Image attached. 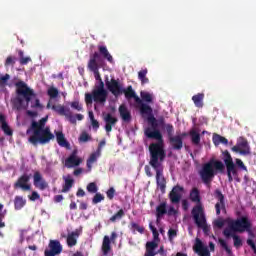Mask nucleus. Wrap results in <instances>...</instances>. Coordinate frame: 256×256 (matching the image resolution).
Instances as JSON below:
<instances>
[{
    "label": "nucleus",
    "instance_id": "nucleus-10",
    "mask_svg": "<svg viewBox=\"0 0 256 256\" xmlns=\"http://www.w3.org/2000/svg\"><path fill=\"white\" fill-rule=\"evenodd\" d=\"M192 217L194 219V223L197 225V227L203 229L204 233H207L209 231L205 211H203L201 208H197L196 210L194 209Z\"/></svg>",
    "mask_w": 256,
    "mask_h": 256
},
{
    "label": "nucleus",
    "instance_id": "nucleus-60",
    "mask_svg": "<svg viewBox=\"0 0 256 256\" xmlns=\"http://www.w3.org/2000/svg\"><path fill=\"white\" fill-rule=\"evenodd\" d=\"M98 81H99V84L95 85L94 89H98L100 91H106L105 90V83L103 82V80H98Z\"/></svg>",
    "mask_w": 256,
    "mask_h": 256
},
{
    "label": "nucleus",
    "instance_id": "nucleus-32",
    "mask_svg": "<svg viewBox=\"0 0 256 256\" xmlns=\"http://www.w3.org/2000/svg\"><path fill=\"white\" fill-rule=\"evenodd\" d=\"M212 141L215 145V147L219 146V145H228L229 140H227V138L219 135V134H214L212 137Z\"/></svg>",
    "mask_w": 256,
    "mask_h": 256
},
{
    "label": "nucleus",
    "instance_id": "nucleus-9",
    "mask_svg": "<svg viewBox=\"0 0 256 256\" xmlns=\"http://www.w3.org/2000/svg\"><path fill=\"white\" fill-rule=\"evenodd\" d=\"M101 63H103V60L101 59V56L98 52H94L92 55H90V59L88 61V69L94 73L96 81L102 80L101 74L99 73V65H101Z\"/></svg>",
    "mask_w": 256,
    "mask_h": 256
},
{
    "label": "nucleus",
    "instance_id": "nucleus-35",
    "mask_svg": "<svg viewBox=\"0 0 256 256\" xmlns=\"http://www.w3.org/2000/svg\"><path fill=\"white\" fill-rule=\"evenodd\" d=\"M56 140L60 147H69V142L65 139V134H63V132H56Z\"/></svg>",
    "mask_w": 256,
    "mask_h": 256
},
{
    "label": "nucleus",
    "instance_id": "nucleus-11",
    "mask_svg": "<svg viewBox=\"0 0 256 256\" xmlns=\"http://www.w3.org/2000/svg\"><path fill=\"white\" fill-rule=\"evenodd\" d=\"M234 153H240V155H251V147L247 139L240 137L235 146L232 147Z\"/></svg>",
    "mask_w": 256,
    "mask_h": 256
},
{
    "label": "nucleus",
    "instance_id": "nucleus-22",
    "mask_svg": "<svg viewBox=\"0 0 256 256\" xmlns=\"http://www.w3.org/2000/svg\"><path fill=\"white\" fill-rule=\"evenodd\" d=\"M193 251L196 252L199 256H211L209 249L203 245V242L199 238H196L195 240Z\"/></svg>",
    "mask_w": 256,
    "mask_h": 256
},
{
    "label": "nucleus",
    "instance_id": "nucleus-25",
    "mask_svg": "<svg viewBox=\"0 0 256 256\" xmlns=\"http://www.w3.org/2000/svg\"><path fill=\"white\" fill-rule=\"evenodd\" d=\"M97 53L100 56V59H106L108 63H114L113 56L111 55V53H109L107 46L99 45Z\"/></svg>",
    "mask_w": 256,
    "mask_h": 256
},
{
    "label": "nucleus",
    "instance_id": "nucleus-44",
    "mask_svg": "<svg viewBox=\"0 0 256 256\" xmlns=\"http://www.w3.org/2000/svg\"><path fill=\"white\" fill-rule=\"evenodd\" d=\"M219 244L221 245L222 249H225L226 253L228 255H232L233 251L231 250V248L227 245V242L223 239V238H219Z\"/></svg>",
    "mask_w": 256,
    "mask_h": 256
},
{
    "label": "nucleus",
    "instance_id": "nucleus-34",
    "mask_svg": "<svg viewBox=\"0 0 256 256\" xmlns=\"http://www.w3.org/2000/svg\"><path fill=\"white\" fill-rule=\"evenodd\" d=\"M167 213V202H162L160 205L156 207V217L157 219H161L163 215Z\"/></svg>",
    "mask_w": 256,
    "mask_h": 256
},
{
    "label": "nucleus",
    "instance_id": "nucleus-58",
    "mask_svg": "<svg viewBox=\"0 0 256 256\" xmlns=\"http://www.w3.org/2000/svg\"><path fill=\"white\" fill-rule=\"evenodd\" d=\"M1 211H3V204H0V229H3L5 227V222H3L5 215H3Z\"/></svg>",
    "mask_w": 256,
    "mask_h": 256
},
{
    "label": "nucleus",
    "instance_id": "nucleus-37",
    "mask_svg": "<svg viewBox=\"0 0 256 256\" xmlns=\"http://www.w3.org/2000/svg\"><path fill=\"white\" fill-rule=\"evenodd\" d=\"M125 215V210H123V208H121L117 213H115L114 215H112L109 218L110 223H117V221H121L122 218Z\"/></svg>",
    "mask_w": 256,
    "mask_h": 256
},
{
    "label": "nucleus",
    "instance_id": "nucleus-8",
    "mask_svg": "<svg viewBox=\"0 0 256 256\" xmlns=\"http://www.w3.org/2000/svg\"><path fill=\"white\" fill-rule=\"evenodd\" d=\"M251 225V220L247 216H242L236 220L229 222L228 227L232 229L234 233H245Z\"/></svg>",
    "mask_w": 256,
    "mask_h": 256
},
{
    "label": "nucleus",
    "instance_id": "nucleus-61",
    "mask_svg": "<svg viewBox=\"0 0 256 256\" xmlns=\"http://www.w3.org/2000/svg\"><path fill=\"white\" fill-rule=\"evenodd\" d=\"M225 225V221L223 220H216L214 222V226L215 227H218V229H222V227Z\"/></svg>",
    "mask_w": 256,
    "mask_h": 256
},
{
    "label": "nucleus",
    "instance_id": "nucleus-26",
    "mask_svg": "<svg viewBox=\"0 0 256 256\" xmlns=\"http://www.w3.org/2000/svg\"><path fill=\"white\" fill-rule=\"evenodd\" d=\"M119 113H120V117H121L122 121H124V123L131 122V112L129 111L127 106H125L124 104L120 105Z\"/></svg>",
    "mask_w": 256,
    "mask_h": 256
},
{
    "label": "nucleus",
    "instance_id": "nucleus-4",
    "mask_svg": "<svg viewBox=\"0 0 256 256\" xmlns=\"http://www.w3.org/2000/svg\"><path fill=\"white\" fill-rule=\"evenodd\" d=\"M141 115L147 116V121L151 127H148L144 131V135L148 139H156V143H159L163 147V134H161V130L159 129V122L157 118L153 115V108L149 106V104H142L139 107Z\"/></svg>",
    "mask_w": 256,
    "mask_h": 256
},
{
    "label": "nucleus",
    "instance_id": "nucleus-15",
    "mask_svg": "<svg viewBox=\"0 0 256 256\" xmlns=\"http://www.w3.org/2000/svg\"><path fill=\"white\" fill-rule=\"evenodd\" d=\"M106 87L114 97H119V95H123V87L119 84V81L112 78L110 81H106Z\"/></svg>",
    "mask_w": 256,
    "mask_h": 256
},
{
    "label": "nucleus",
    "instance_id": "nucleus-48",
    "mask_svg": "<svg viewBox=\"0 0 256 256\" xmlns=\"http://www.w3.org/2000/svg\"><path fill=\"white\" fill-rule=\"evenodd\" d=\"M70 107L75 109V111H83V104L79 103V101L71 102Z\"/></svg>",
    "mask_w": 256,
    "mask_h": 256
},
{
    "label": "nucleus",
    "instance_id": "nucleus-31",
    "mask_svg": "<svg viewBox=\"0 0 256 256\" xmlns=\"http://www.w3.org/2000/svg\"><path fill=\"white\" fill-rule=\"evenodd\" d=\"M27 205V200L23 198V196H15L14 198V208L16 211H21L23 207Z\"/></svg>",
    "mask_w": 256,
    "mask_h": 256
},
{
    "label": "nucleus",
    "instance_id": "nucleus-40",
    "mask_svg": "<svg viewBox=\"0 0 256 256\" xmlns=\"http://www.w3.org/2000/svg\"><path fill=\"white\" fill-rule=\"evenodd\" d=\"M99 155H101V152H94L90 155V157L87 160L88 169H91L93 163L97 161V157H99Z\"/></svg>",
    "mask_w": 256,
    "mask_h": 256
},
{
    "label": "nucleus",
    "instance_id": "nucleus-13",
    "mask_svg": "<svg viewBox=\"0 0 256 256\" xmlns=\"http://www.w3.org/2000/svg\"><path fill=\"white\" fill-rule=\"evenodd\" d=\"M31 175L23 174L14 183V189H22V191H31Z\"/></svg>",
    "mask_w": 256,
    "mask_h": 256
},
{
    "label": "nucleus",
    "instance_id": "nucleus-54",
    "mask_svg": "<svg viewBox=\"0 0 256 256\" xmlns=\"http://www.w3.org/2000/svg\"><path fill=\"white\" fill-rule=\"evenodd\" d=\"M28 199H30V201H37L41 199V195H39L37 191H33L32 194L28 196Z\"/></svg>",
    "mask_w": 256,
    "mask_h": 256
},
{
    "label": "nucleus",
    "instance_id": "nucleus-29",
    "mask_svg": "<svg viewBox=\"0 0 256 256\" xmlns=\"http://www.w3.org/2000/svg\"><path fill=\"white\" fill-rule=\"evenodd\" d=\"M79 238V231L75 230L68 234L67 236V245L68 247H75L77 245V239Z\"/></svg>",
    "mask_w": 256,
    "mask_h": 256
},
{
    "label": "nucleus",
    "instance_id": "nucleus-18",
    "mask_svg": "<svg viewBox=\"0 0 256 256\" xmlns=\"http://www.w3.org/2000/svg\"><path fill=\"white\" fill-rule=\"evenodd\" d=\"M185 191V188L180 185H176L169 193V199L171 203H179L181 201V194Z\"/></svg>",
    "mask_w": 256,
    "mask_h": 256
},
{
    "label": "nucleus",
    "instance_id": "nucleus-43",
    "mask_svg": "<svg viewBox=\"0 0 256 256\" xmlns=\"http://www.w3.org/2000/svg\"><path fill=\"white\" fill-rule=\"evenodd\" d=\"M47 94L50 99H57L59 97V90L52 86L48 89Z\"/></svg>",
    "mask_w": 256,
    "mask_h": 256
},
{
    "label": "nucleus",
    "instance_id": "nucleus-5",
    "mask_svg": "<svg viewBox=\"0 0 256 256\" xmlns=\"http://www.w3.org/2000/svg\"><path fill=\"white\" fill-rule=\"evenodd\" d=\"M15 87H16V97L13 100V105L19 111L20 109H23L24 102L27 105H29V103H31V100L37 97V94H35V90L31 89L27 85V83H25L22 80L16 82Z\"/></svg>",
    "mask_w": 256,
    "mask_h": 256
},
{
    "label": "nucleus",
    "instance_id": "nucleus-56",
    "mask_svg": "<svg viewBox=\"0 0 256 256\" xmlns=\"http://www.w3.org/2000/svg\"><path fill=\"white\" fill-rule=\"evenodd\" d=\"M175 237H177V230L169 229V231H168V239L170 241H173V239H175Z\"/></svg>",
    "mask_w": 256,
    "mask_h": 256
},
{
    "label": "nucleus",
    "instance_id": "nucleus-53",
    "mask_svg": "<svg viewBox=\"0 0 256 256\" xmlns=\"http://www.w3.org/2000/svg\"><path fill=\"white\" fill-rule=\"evenodd\" d=\"M107 198L112 201V199L115 197V188L111 187L106 192Z\"/></svg>",
    "mask_w": 256,
    "mask_h": 256
},
{
    "label": "nucleus",
    "instance_id": "nucleus-23",
    "mask_svg": "<svg viewBox=\"0 0 256 256\" xmlns=\"http://www.w3.org/2000/svg\"><path fill=\"white\" fill-rule=\"evenodd\" d=\"M83 160L81 158L77 157V150H74L71 155L65 160V165L68 167V169H71V167H79L81 165Z\"/></svg>",
    "mask_w": 256,
    "mask_h": 256
},
{
    "label": "nucleus",
    "instance_id": "nucleus-33",
    "mask_svg": "<svg viewBox=\"0 0 256 256\" xmlns=\"http://www.w3.org/2000/svg\"><path fill=\"white\" fill-rule=\"evenodd\" d=\"M189 135L193 145L197 146L201 143V134H199L195 129L190 130Z\"/></svg>",
    "mask_w": 256,
    "mask_h": 256
},
{
    "label": "nucleus",
    "instance_id": "nucleus-3",
    "mask_svg": "<svg viewBox=\"0 0 256 256\" xmlns=\"http://www.w3.org/2000/svg\"><path fill=\"white\" fill-rule=\"evenodd\" d=\"M48 119L49 117L46 116L38 122L32 121L31 131L33 134L29 137L28 141L31 145H34V147H37V145H47L55 139V135L51 133V128L45 127V123H47Z\"/></svg>",
    "mask_w": 256,
    "mask_h": 256
},
{
    "label": "nucleus",
    "instance_id": "nucleus-63",
    "mask_svg": "<svg viewBox=\"0 0 256 256\" xmlns=\"http://www.w3.org/2000/svg\"><path fill=\"white\" fill-rule=\"evenodd\" d=\"M19 61H20V65H27L29 61H31V57H24V58H21Z\"/></svg>",
    "mask_w": 256,
    "mask_h": 256
},
{
    "label": "nucleus",
    "instance_id": "nucleus-27",
    "mask_svg": "<svg viewBox=\"0 0 256 256\" xmlns=\"http://www.w3.org/2000/svg\"><path fill=\"white\" fill-rule=\"evenodd\" d=\"M157 247H159L157 242H155V241L147 242L146 243V252H145L144 256H155V255H157V252L155 251V249Z\"/></svg>",
    "mask_w": 256,
    "mask_h": 256
},
{
    "label": "nucleus",
    "instance_id": "nucleus-57",
    "mask_svg": "<svg viewBox=\"0 0 256 256\" xmlns=\"http://www.w3.org/2000/svg\"><path fill=\"white\" fill-rule=\"evenodd\" d=\"M236 165L240 167L243 171H247V166L243 163V160L236 158Z\"/></svg>",
    "mask_w": 256,
    "mask_h": 256
},
{
    "label": "nucleus",
    "instance_id": "nucleus-39",
    "mask_svg": "<svg viewBox=\"0 0 256 256\" xmlns=\"http://www.w3.org/2000/svg\"><path fill=\"white\" fill-rule=\"evenodd\" d=\"M141 101L144 103H153V94L145 91L140 92Z\"/></svg>",
    "mask_w": 256,
    "mask_h": 256
},
{
    "label": "nucleus",
    "instance_id": "nucleus-12",
    "mask_svg": "<svg viewBox=\"0 0 256 256\" xmlns=\"http://www.w3.org/2000/svg\"><path fill=\"white\" fill-rule=\"evenodd\" d=\"M189 199L192 201V203H196V205L192 208L191 215H193L194 209L197 210L198 208H201L202 211H205L203 203H201V193L199 192V188H192L190 191Z\"/></svg>",
    "mask_w": 256,
    "mask_h": 256
},
{
    "label": "nucleus",
    "instance_id": "nucleus-42",
    "mask_svg": "<svg viewBox=\"0 0 256 256\" xmlns=\"http://www.w3.org/2000/svg\"><path fill=\"white\" fill-rule=\"evenodd\" d=\"M11 79V75L5 74L0 77V89H5L7 87L8 81Z\"/></svg>",
    "mask_w": 256,
    "mask_h": 256
},
{
    "label": "nucleus",
    "instance_id": "nucleus-41",
    "mask_svg": "<svg viewBox=\"0 0 256 256\" xmlns=\"http://www.w3.org/2000/svg\"><path fill=\"white\" fill-rule=\"evenodd\" d=\"M15 63H17V57L15 56H8L5 60V67H15Z\"/></svg>",
    "mask_w": 256,
    "mask_h": 256
},
{
    "label": "nucleus",
    "instance_id": "nucleus-17",
    "mask_svg": "<svg viewBox=\"0 0 256 256\" xmlns=\"http://www.w3.org/2000/svg\"><path fill=\"white\" fill-rule=\"evenodd\" d=\"M122 93H124L126 99H134L135 103L142 107V105H147V103H143V100L135 94V90H133V86H128L126 89L122 88Z\"/></svg>",
    "mask_w": 256,
    "mask_h": 256
},
{
    "label": "nucleus",
    "instance_id": "nucleus-51",
    "mask_svg": "<svg viewBox=\"0 0 256 256\" xmlns=\"http://www.w3.org/2000/svg\"><path fill=\"white\" fill-rule=\"evenodd\" d=\"M2 131L5 133V135H8L9 137L13 135V130H11V128L9 127V124L7 123H4L2 125Z\"/></svg>",
    "mask_w": 256,
    "mask_h": 256
},
{
    "label": "nucleus",
    "instance_id": "nucleus-16",
    "mask_svg": "<svg viewBox=\"0 0 256 256\" xmlns=\"http://www.w3.org/2000/svg\"><path fill=\"white\" fill-rule=\"evenodd\" d=\"M214 197L217 199V203L215 204L216 215H221V211H226L225 207V195L221 192L220 189H216L214 191Z\"/></svg>",
    "mask_w": 256,
    "mask_h": 256
},
{
    "label": "nucleus",
    "instance_id": "nucleus-1",
    "mask_svg": "<svg viewBox=\"0 0 256 256\" xmlns=\"http://www.w3.org/2000/svg\"><path fill=\"white\" fill-rule=\"evenodd\" d=\"M223 156L224 163L212 158L202 165L199 175L204 185H211V182L215 179V175H217V173H225V167L229 183H233V177L235 181H239V173L237 172V166L235 165V162H233L231 153L225 150L223 152Z\"/></svg>",
    "mask_w": 256,
    "mask_h": 256
},
{
    "label": "nucleus",
    "instance_id": "nucleus-47",
    "mask_svg": "<svg viewBox=\"0 0 256 256\" xmlns=\"http://www.w3.org/2000/svg\"><path fill=\"white\" fill-rule=\"evenodd\" d=\"M165 129L168 135V139H171V137H175L173 133H175V128L173 127V124H166Z\"/></svg>",
    "mask_w": 256,
    "mask_h": 256
},
{
    "label": "nucleus",
    "instance_id": "nucleus-2",
    "mask_svg": "<svg viewBox=\"0 0 256 256\" xmlns=\"http://www.w3.org/2000/svg\"><path fill=\"white\" fill-rule=\"evenodd\" d=\"M150 151V161L149 165L156 172V183L162 193H165L167 187V180L163 175L164 166L163 161L167 157L165 148L160 143H151L149 146Z\"/></svg>",
    "mask_w": 256,
    "mask_h": 256
},
{
    "label": "nucleus",
    "instance_id": "nucleus-24",
    "mask_svg": "<svg viewBox=\"0 0 256 256\" xmlns=\"http://www.w3.org/2000/svg\"><path fill=\"white\" fill-rule=\"evenodd\" d=\"M168 141L174 151H181L183 149V136L175 135L168 139Z\"/></svg>",
    "mask_w": 256,
    "mask_h": 256
},
{
    "label": "nucleus",
    "instance_id": "nucleus-30",
    "mask_svg": "<svg viewBox=\"0 0 256 256\" xmlns=\"http://www.w3.org/2000/svg\"><path fill=\"white\" fill-rule=\"evenodd\" d=\"M205 100V94L204 93H198L194 96H192V101L198 109H203V101Z\"/></svg>",
    "mask_w": 256,
    "mask_h": 256
},
{
    "label": "nucleus",
    "instance_id": "nucleus-50",
    "mask_svg": "<svg viewBox=\"0 0 256 256\" xmlns=\"http://www.w3.org/2000/svg\"><path fill=\"white\" fill-rule=\"evenodd\" d=\"M150 231H152L154 241H159V231H157V228L153 226V224H149Z\"/></svg>",
    "mask_w": 256,
    "mask_h": 256
},
{
    "label": "nucleus",
    "instance_id": "nucleus-46",
    "mask_svg": "<svg viewBox=\"0 0 256 256\" xmlns=\"http://www.w3.org/2000/svg\"><path fill=\"white\" fill-rule=\"evenodd\" d=\"M232 239L234 241V247H236V249H239V247H243V240H241V238L237 236V234L232 235Z\"/></svg>",
    "mask_w": 256,
    "mask_h": 256
},
{
    "label": "nucleus",
    "instance_id": "nucleus-55",
    "mask_svg": "<svg viewBox=\"0 0 256 256\" xmlns=\"http://www.w3.org/2000/svg\"><path fill=\"white\" fill-rule=\"evenodd\" d=\"M32 109H43V104L39 100V98L35 99L34 104L31 105Z\"/></svg>",
    "mask_w": 256,
    "mask_h": 256
},
{
    "label": "nucleus",
    "instance_id": "nucleus-20",
    "mask_svg": "<svg viewBox=\"0 0 256 256\" xmlns=\"http://www.w3.org/2000/svg\"><path fill=\"white\" fill-rule=\"evenodd\" d=\"M119 120L116 117H113L111 113H108L104 116V123H105V131L107 135L113 131V127L117 125Z\"/></svg>",
    "mask_w": 256,
    "mask_h": 256
},
{
    "label": "nucleus",
    "instance_id": "nucleus-7",
    "mask_svg": "<svg viewBox=\"0 0 256 256\" xmlns=\"http://www.w3.org/2000/svg\"><path fill=\"white\" fill-rule=\"evenodd\" d=\"M109 93L107 90H98L94 88L92 90V93H86L85 94V102L86 105H91L94 103H100V104H105L107 102V96Z\"/></svg>",
    "mask_w": 256,
    "mask_h": 256
},
{
    "label": "nucleus",
    "instance_id": "nucleus-52",
    "mask_svg": "<svg viewBox=\"0 0 256 256\" xmlns=\"http://www.w3.org/2000/svg\"><path fill=\"white\" fill-rule=\"evenodd\" d=\"M79 141L80 143H87L88 141H91V136L84 132L80 135Z\"/></svg>",
    "mask_w": 256,
    "mask_h": 256
},
{
    "label": "nucleus",
    "instance_id": "nucleus-6",
    "mask_svg": "<svg viewBox=\"0 0 256 256\" xmlns=\"http://www.w3.org/2000/svg\"><path fill=\"white\" fill-rule=\"evenodd\" d=\"M52 111H55V113L59 114L61 117H65L72 125H77V120L83 121V119H85L83 114H76L74 116L71 109L65 108V106L61 104L53 105Z\"/></svg>",
    "mask_w": 256,
    "mask_h": 256
},
{
    "label": "nucleus",
    "instance_id": "nucleus-62",
    "mask_svg": "<svg viewBox=\"0 0 256 256\" xmlns=\"http://www.w3.org/2000/svg\"><path fill=\"white\" fill-rule=\"evenodd\" d=\"M144 171H145L147 177H153V172H151V167L149 165H146L144 167Z\"/></svg>",
    "mask_w": 256,
    "mask_h": 256
},
{
    "label": "nucleus",
    "instance_id": "nucleus-14",
    "mask_svg": "<svg viewBox=\"0 0 256 256\" xmlns=\"http://www.w3.org/2000/svg\"><path fill=\"white\" fill-rule=\"evenodd\" d=\"M48 247L49 250L44 251V256L61 255V252L63 251V246H61V242L58 240H50Z\"/></svg>",
    "mask_w": 256,
    "mask_h": 256
},
{
    "label": "nucleus",
    "instance_id": "nucleus-38",
    "mask_svg": "<svg viewBox=\"0 0 256 256\" xmlns=\"http://www.w3.org/2000/svg\"><path fill=\"white\" fill-rule=\"evenodd\" d=\"M130 229H131L132 233H134V234L136 233V231L138 233H140V235H143V233H145V227L137 224V222H131Z\"/></svg>",
    "mask_w": 256,
    "mask_h": 256
},
{
    "label": "nucleus",
    "instance_id": "nucleus-64",
    "mask_svg": "<svg viewBox=\"0 0 256 256\" xmlns=\"http://www.w3.org/2000/svg\"><path fill=\"white\" fill-rule=\"evenodd\" d=\"M166 213H168L169 217H171L177 214V210L175 209V207H170Z\"/></svg>",
    "mask_w": 256,
    "mask_h": 256
},
{
    "label": "nucleus",
    "instance_id": "nucleus-28",
    "mask_svg": "<svg viewBox=\"0 0 256 256\" xmlns=\"http://www.w3.org/2000/svg\"><path fill=\"white\" fill-rule=\"evenodd\" d=\"M64 179V185L62 187V193H69L71 191L75 180L71 178V175H68L67 177H63Z\"/></svg>",
    "mask_w": 256,
    "mask_h": 256
},
{
    "label": "nucleus",
    "instance_id": "nucleus-21",
    "mask_svg": "<svg viewBox=\"0 0 256 256\" xmlns=\"http://www.w3.org/2000/svg\"><path fill=\"white\" fill-rule=\"evenodd\" d=\"M117 239V233L112 232L111 237L104 236L102 242V253L103 255H109V251H111V241H115Z\"/></svg>",
    "mask_w": 256,
    "mask_h": 256
},
{
    "label": "nucleus",
    "instance_id": "nucleus-36",
    "mask_svg": "<svg viewBox=\"0 0 256 256\" xmlns=\"http://www.w3.org/2000/svg\"><path fill=\"white\" fill-rule=\"evenodd\" d=\"M147 73H149L147 68L142 69L138 72V79L139 81H141V85H147V83H149V78H147Z\"/></svg>",
    "mask_w": 256,
    "mask_h": 256
},
{
    "label": "nucleus",
    "instance_id": "nucleus-19",
    "mask_svg": "<svg viewBox=\"0 0 256 256\" xmlns=\"http://www.w3.org/2000/svg\"><path fill=\"white\" fill-rule=\"evenodd\" d=\"M33 180H34V186L40 191H45V189L49 187V184L47 183V181H45V179H43V176L39 171H36L34 173Z\"/></svg>",
    "mask_w": 256,
    "mask_h": 256
},
{
    "label": "nucleus",
    "instance_id": "nucleus-49",
    "mask_svg": "<svg viewBox=\"0 0 256 256\" xmlns=\"http://www.w3.org/2000/svg\"><path fill=\"white\" fill-rule=\"evenodd\" d=\"M87 191L88 193H97L98 188L97 184L95 182H91L87 185Z\"/></svg>",
    "mask_w": 256,
    "mask_h": 256
},
{
    "label": "nucleus",
    "instance_id": "nucleus-59",
    "mask_svg": "<svg viewBox=\"0 0 256 256\" xmlns=\"http://www.w3.org/2000/svg\"><path fill=\"white\" fill-rule=\"evenodd\" d=\"M223 235H225L226 237H233V235H235V234H233V229H231V227H229V228L224 229Z\"/></svg>",
    "mask_w": 256,
    "mask_h": 256
},
{
    "label": "nucleus",
    "instance_id": "nucleus-45",
    "mask_svg": "<svg viewBox=\"0 0 256 256\" xmlns=\"http://www.w3.org/2000/svg\"><path fill=\"white\" fill-rule=\"evenodd\" d=\"M101 201H105V196L101 193H96L92 199L93 205H97V203H101Z\"/></svg>",
    "mask_w": 256,
    "mask_h": 256
}]
</instances>
